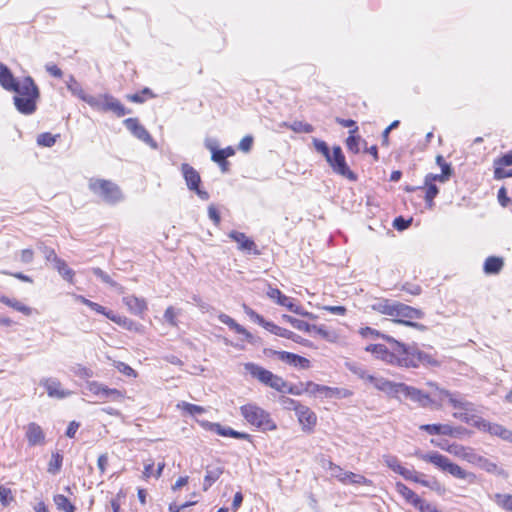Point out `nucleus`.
Segmentation results:
<instances>
[{
  "instance_id": "2eb2a0df",
  "label": "nucleus",
  "mask_w": 512,
  "mask_h": 512,
  "mask_svg": "<svg viewBox=\"0 0 512 512\" xmlns=\"http://www.w3.org/2000/svg\"><path fill=\"white\" fill-rule=\"evenodd\" d=\"M267 296L275 301L278 305L283 306L287 308L289 311L299 314L302 316H306L309 319L315 320L317 319V315L310 313V312H303L301 307L299 305H296L292 298L284 295L281 290L278 288H272L270 287L267 291Z\"/></svg>"
},
{
  "instance_id": "bb28decb",
  "label": "nucleus",
  "mask_w": 512,
  "mask_h": 512,
  "mask_svg": "<svg viewBox=\"0 0 512 512\" xmlns=\"http://www.w3.org/2000/svg\"><path fill=\"white\" fill-rule=\"evenodd\" d=\"M419 429L425 431L429 435L457 437L461 434L460 428L453 427L449 424H423L419 427Z\"/></svg>"
},
{
  "instance_id": "338daca9",
  "label": "nucleus",
  "mask_w": 512,
  "mask_h": 512,
  "mask_svg": "<svg viewBox=\"0 0 512 512\" xmlns=\"http://www.w3.org/2000/svg\"><path fill=\"white\" fill-rule=\"evenodd\" d=\"M45 70L47 71V73L54 77V78H57V79H62L63 78V71L61 70L60 67H58L56 64L54 63H48L45 65Z\"/></svg>"
},
{
  "instance_id": "4468645a",
  "label": "nucleus",
  "mask_w": 512,
  "mask_h": 512,
  "mask_svg": "<svg viewBox=\"0 0 512 512\" xmlns=\"http://www.w3.org/2000/svg\"><path fill=\"white\" fill-rule=\"evenodd\" d=\"M289 402L293 405V410L296 413L298 422L301 428L306 433H312L317 425V415L308 406L301 404L299 401L289 399Z\"/></svg>"
},
{
  "instance_id": "e2e57ef3",
  "label": "nucleus",
  "mask_w": 512,
  "mask_h": 512,
  "mask_svg": "<svg viewBox=\"0 0 512 512\" xmlns=\"http://www.w3.org/2000/svg\"><path fill=\"white\" fill-rule=\"evenodd\" d=\"M436 163L441 168V173L450 178L453 174V169L449 163H447L442 155L436 156Z\"/></svg>"
},
{
  "instance_id": "58836bf2",
  "label": "nucleus",
  "mask_w": 512,
  "mask_h": 512,
  "mask_svg": "<svg viewBox=\"0 0 512 512\" xmlns=\"http://www.w3.org/2000/svg\"><path fill=\"white\" fill-rule=\"evenodd\" d=\"M396 491L399 495L403 497V499L412 505L413 507L419 501L420 496L417 495L412 489H410L407 485L402 482H397L395 484Z\"/></svg>"
},
{
  "instance_id": "0e129e2a",
  "label": "nucleus",
  "mask_w": 512,
  "mask_h": 512,
  "mask_svg": "<svg viewBox=\"0 0 512 512\" xmlns=\"http://www.w3.org/2000/svg\"><path fill=\"white\" fill-rule=\"evenodd\" d=\"M383 460L385 462V464L391 469L393 470L395 473L398 472V470L400 469L401 467V464L398 460V458L394 455H385L383 457Z\"/></svg>"
},
{
  "instance_id": "6ab92c4d",
  "label": "nucleus",
  "mask_w": 512,
  "mask_h": 512,
  "mask_svg": "<svg viewBox=\"0 0 512 512\" xmlns=\"http://www.w3.org/2000/svg\"><path fill=\"white\" fill-rule=\"evenodd\" d=\"M265 353L293 367L300 369H309L311 367V362L308 358L292 352L268 349L265 350Z\"/></svg>"
},
{
  "instance_id": "864d4df0",
  "label": "nucleus",
  "mask_w": 512,
  "mask_h": 512,
  "mask_svg": "<svg viewBox=\"0 0 512 512\" xmlns=\"http://www.w3.org/2000/svg\"><path fill=\"white\" fill-rule=\"evenodd\" d=\"M177 409L189 414V415H196V414H203L206 410L204 407L188 403L185 401L179 402L176 405Z\"/></svg>"
},
{
  "instance_id": "37998d69",
  "label": "nucleus",
  "mask_w": 512,
  "mask_h": 512,
  "mask_svg": "<svg viewBox=\"0 0 512 512\" xmlns=\"http://www.w3.org/2000/svg\"><path fill=\"white\" fill-rule=\"evenodd\" d=\"M397 474L401 475L406 480L421 484L424 487L433 488V486L430 484L429 481L421 478L422 475L418 474L414 470L407 469L402 465H401L400 469L398 470Z\"/></svg>"
},
{
  "instance_id": "13d9d810",
  "label": "nucleus",
  "mask_w": 512,
  "mask_h": 512,
  "mask_svg": "<svg viewBox=\"0 0 512 512\" xmlns=\"http://www.w3.org/2000/svg\"><path fill=\"white\" fill-rule=\"evenodd\" d=\"M113 366L127 377L137 378L138 373L128 364L121 361H114Z\"/></svg>"
},
{
  "instance_id": "412c9836",
  "label": "nucleus",
  "mask_w": 512,
  "mask_h": 512,
  "mask_svg": "<svg viewBox=\"0 0 512 512\" xmlns=\"http://www.w3.org/2000/svg\"><path fill=\"white\" fill-rule=\"evenodd\" d=\"M440 447L442 450L471 464H476L477 460H479L478 454L471 447H467L458 443H451L446 446L441 445Z\"/></svg>"
},
{
  "instance_id": "f8f14e48",
  "label": "nucleus",
  "mask_w": 512,
  "mask_h": 512,
  "mask_svg": "<svg viewBox=\"0 0 512 512\" xmlns=\"http://www.w3.org/2000/svg\"><path fill=\"white\" fill-rule=\"evenodd\" d=\"M327 467L331 471V476L337 479L343 485L353 484L362 486H372L373 482L364 475L351 471H345L340 465L329 460Z\"/></svg>"
},
{
  "instance_id": "49530a36",
  "label": "nucleus",
  "mask_w": 512,
  "mask_h": 512,
  "mask_svg": "<svg viewBox=\"0 0 512 512\" xmlns=\"http://www.w3.org/2000/svg\"><path fill=\"white\" fill-rule=\"evenodd\" d=\"M63 464V455L59 452H52L51 458L47 465V472L52 475H56L61 471Z\"/></svg>"
},
{
  "instance_id": "7ed1b4c3",
  "label": "nucleus",
  "mask_w": 512,
  "mask_h": 512,
  "mask_svg": "<svg viewBox=\"0 0 512 512\" xmlns=\"http://www.w3.org/2000/svg\"><path fill=\"white\" fill-rule=\"evenodd\" d=\"M313 145L315 150L324 156L333 172L350 181L357 180V175L347 165L345 155L340 146H333L332 151H330L327 143L317 138L313 139Z\"/></svg>"
},
{
  "instance_id": "f257e3e1",
  "label": "nucleus",
  "mask_w": 512,
  "mask_h": 512,
  "mask_svg": "<svg viewBox=\"0 0 512 512\" xmlns=\"http://www.w3.org/2000/svg\"><path fill=\"white\" fill-rule=\"evenodd\" d=\"M13 102L17 111L23 115H32L37 110L40 90L31 76L20 79L12 91Z\"/></svg>"
},
{
  "instance_id": "3c124183",
  "label": "nucleus",
  "mask_w": 512,
  "mask_h": 512,
  "mask_svg": "<svg viewBox=\"0 0 512 512\" xmlns=\"http://www.w3.org/2000/svg\"><path fill=\"white\" fill-rule=\"evenodd\" d=\"M288 129L292 130L295 133H312L314 131V127L303 121H294L292 123L284 124Z\"/></svg>"
},
{
  "instance_id": "cd10ccee",
  "label": "nucleus",
  "mask_w": 512,
  "mask_h": 512,
  "mask_svg": "<svg viewBox=\"0 0 512 512\" xmlns=\"http://www.w3.org/2000/svg\"><path fill=\"white\" fill-rule=\"evenodd\" d=\"M404 396L408 397L410 400L419 404V406L423 408H431V393L425 392L421 389L415 388L413 386L404 387Z\"/></svg>"
},
{
  "instance_id": "09e8293b",
  "label": "nucleus",
  "mask_w": 512,
  "mask_h": 512,
  "mask_svg": "<svg viewBox=\"0 0 512 512\" xmlns=\"http://www.w3.org/2000/svg\"><path fill=\"white\" fill-rule=\"evenodd\" d=\"M465 403L468 404L467 408H455L456 410H458V412H455L453 414V416L455 418H458L460 419L461 421L469 424L471 423V421L473 420L474 418V415L472 414L473 412V404L471 402H468L466 400H464Z\"/></svg>"
},
{
  "instance_id": "6e6552de",
  "label": "nucleus",
  "mask_w": 512,
  "mask_h": 512,
  "mask_svg": "<svg viewBox=\"0 0 512 512\" xmlns=\"http://www.w3.org/2000/svg\"><path fill=\"white\" fill-rule=\"evenodd\" d=\"M426 385L430 388L432 409L440 410L446 403L453 408H467L468 404L459 394L452 393L433 381H428Z\"/></svg>"
},
{
  "instance_id": "c756f323",
  "label": "nucleus",
  "mask_w": 512,
  "mask_h": 512,
  "mask_svg": "<svg viewBox=\"0 0 512 512\" xmlns=\"http://www.w3.org/2000/svg\"><path fill=\"white\" fill-rule=\"evenodd\" d=\"M203 426L208 427L210 430L214 431L215 433H217L218 435L223 436V437H232L235 439L251 441L250 434L233 430L230 427H223L219 423L205 422V423H203Z\"/></svg>"
},
{
  "instance_id": "bf43d9fd",
  "label": "nucleus",
  "mask_w": 512,
  "mask_h": 512,
  "mask_svg": "<svg viewBox=\"0 0 512 512\" xmlns=\"http://www.w3.org/2000/svg\"><path fill=\"white\" fill-rule=\"evenodd\" d=\"M414 508H416L419 512H442V510H440L436 505L425 501L421 497L419 498V501L416 503Z\"/></svg>"
},
{
  "instance_id": "dca6fc26",
  "label": "nucleus",
  "mask_w": 512,
  "mask_h": 512,
  "mask_svg": "<svg viewBox=\"0 0 512 512\" xmlns=\"http://www.w3.org/2000/svg\"><path fill=\"white\" fill-rule=\"evenodd\" d=\"M243 307V310L245 312V314L254 322H256L257 324H259L260 326H262L264 329H266L267 331H269L270 333L274 334V335H277L279 337H283V338H288V337H292V331L286 329V328H283V327H280L276 324H274L273 322H270V321H266L263 316H261L260 314H258L256 311H254L252 308H250L249 306H247L246 304H243L242 305Z\"/></svg>"
},
{
  "instance_id": "393cba45",
  "label": "nucleus",
  "mask_w": 512,
  "mask_h": 512,
  "mask_svg": "<svg viewBox=\"0 0 512 512\" xmlns=\"http://www.w3.org/2000/svg\"><path fill=\"white\" fill-rule=\"evenodd\" d=\"M41 385L44 386L50 398L64 399L73 394L72 391L63 388L61 382L55 378H45L41 381Z\"/></svg>"
},
{
  "instance_id": "6e6d98bb",
  "label": "nucleus",
  "mask_w": 512,
  "mask_h": 512,
  "mask_svg": "<svg viewBox=\"0 0 512 512\" xmlns=\"http://www.w3.org/2000/svg\"><path fill=\"white\" fill-rule=\"evenodd\" d=\"M59 137V134L53 135L50 132H44L38 135L37 144L43 147H52Z\"/></svg>"
},
{
  "instance_id": "1a4fd4ad",
  "label": "nucleus",
  "mask_w": 512,
  "mask_h": 512,
  "mask_svg": "<svg viewBox=\"0 0 512 512\" xmlns=\"http://www.w3.org/2000/svg\"><path fill=\"white\" fill-rule=\"evenodd\" d=\"M391 317L394 323L403 324L419 331L426 330L425 325L417 322L424 317V312L421 309L396 301Z\"/></svg>"
},
{
  "instance_id": "4c0bfd02",
  "label": "nucleus",
  "mask_w": 512,
  "mask_h": 512,
  "mask_svg": "<svg viewBox=\"0 0 512 512\" xmlns=\"http://www.w3.org/2000/svg\"><path fill=\"white\" fill-rule=\"evenodd\" d=\"M395 303H396V301H394V300L380 298V299H377L371 305V309L379 314L391 317L393 315V309H394Z\"/></svg>"
},
{
  "instance_id": "a211bd4d",
  "label": "nucleus",
  "mask_w": 512,
  "mask_h": 512,
  "mask_svg": "<svg viewBox=\"0 0 512 512\" xmlns=\"http://www.w3.org/2000/svg\"><path fill=\"white\" fill-rule=\"evenodd\" d=\"M390 351L384 344H369L365 347V351L374 355L377 359L384 361L393 366H399L401 363V354L393 348Z\"/></svg>"
},
{
  "instance_id": "a18cd8bd",
  "label": "nucleus",
  "mask_w": 512,
  "mask_h": 512,
  "mask_svg": "<svg viewBox=\"0 0 512 512\" xmlns=\"http://www.w3.org/2000/svg\"><path fill=\"white\" fill-rule=\"evenodd\" d=\"M53 502L56 508L62 512H75V505L63 494H55L53 496Z\"/></svg>"
},
{
  "instance_id": "4be33fe9",
  "label": "nucleus",
  "mask_w": 512,
  "mask_h": 512,
  "mask_svg": "<svg viewBox=\"0 0 512 512\" xmlns=\"http://www.w3.org/2000/svg\"><path fill=\"white\" fill-rule=\"evenodd\" d=\"M229 238L235 241L238 245V249L242 252L258 256L261 251L258 249L256 243L248 237L245 233L232 230L228 234Z\"/></svg>"
},
{
  "instance_id": "c03bdc74",
  "label": "nucleus",
  "mask_w": 512,
  "mask_h": 512,
  "mask_svg": "<svg viewBox=\"0 0 512 512\" xmlns=\"http://www.w3.org/2000/svg\"><path fill=\"white\" fill-rule=\"evenodd\" d=\"M54 267L64 280L70 284L75 283V272L63 259L57 260V263L54 265Z\"/></svg>"
},
{
  "instance_id": "5701e85b",
  "label": "nucleus",
  "mask_w": 512,
  "mask_h": 512,
  "mask_svg": "<svg viewBox=\"0 0 512 512\" xmlns=\"http://www.w3.org/2000/svg\"><path fill=\"white\" fill-rule=\"evenodd\" d=\"M302 326L304 327L299 328V331L306 332L314 336H319L320 338L328 342H336L339 339V335L337 332L328 329L324 325L318 326L314 324H309L308 322L302 320Z\"/></svg>"
},
{
  "instance_id": "39448f33",
  "label": "nucleus",
  "mask_w": 512,
  "mask_h": 512,
  "mask_svg": "<svg viewBox=\"0 0 512 512\" xmlns=\"http://www.w3.org/2000/svg\"><path fill=\"white\" fill-rule=\"evenodd\" d=\"M444 174H427L424 178L423 186H406L405 191L416 194L417 197H424L426 207L432 209L434 207V199L439 193L436 182L445 183L449 180Z\"/></svg>"
},
{
  "instance_id": "20e7f679",
  "label": "nucleus",
  "mask_w": 512,
  "mask_h": 512,
  "mask_svg": "<svg viewBox=\"0 0 512 512\" xmlns=\"http://www.w3.org/2000/svg\"><path fill=\"white\" fill-rule=\"evenodd\" d=\"M240 413L244 420L251 426L262 431H274L277 429L276 422L270 413L255 403H247L240 406Z\"/></svg>"
},
{
  "instance_id": "774afa93",
  "label": "nucleus",
  "mask_w": 512,
  "mask_h": 512,
  "mask_svg": "<svg viewBox=\"0 0 512 512\" xmlns=\"http://www.w3.org/2000/svg\"><path fill=\"white\" fill-rule=\"evenodd\" d=\"M125 499V494L122 491H119L114 498L111 499L110 504L113 512H121V504Z\"/></svg>"
},
{
  "instance_id": "c85d7f7f",
  "label": "nucleus",
  "mask_w": 512,
  "mask_h": 512,
  "mask_svg": "<svg viewBox=\"0 0 512 512\" xmlns=\"http://www.w3.org/2000/svg\"><path fill=\"white\" fill-rule=\"evenodd\" d=\"M359 335L362 337V338H371V339H377V338H381L383 339L384 341H386L387 343H389L394 349L396 347H401L402 349H404V343L403 342H400L398 340H396L395 338H393L392 336L390 335H387V334H384V333H381L380 331L372 328V327H361L358 331Z\"/></svg>"
},
{
  "instance_id": "603ef678",
  "label": "nucleus",
  "mask_w": 512,
  "mask_h": 512,
  "mask_svg": "<svg viewBox=\"0 0 512 512\" xmlns=\"http://www.w3.org/2000/svg\"><path fill=\"white\" fill-rule=\"evenodd\" d=\"M478 458H479V460H477L476 464L479 465L486 472L503 474V470L500 469L496 463L491 462L489 459H487L481 455H478Z\"/></svg>"
},
{
  "instance_id": "680f3d73",
  "label": "nucleus",
  "mask_w": 512,
  "mask_h": 512,
  "mask_svg": "<svg viewBox=\"0 0 512 512\" xmlns=\"http://www.w3.org/2000/svg\"><path fill=\"white\" fill-rule=\"evenodd\" d=\"M14 501V496L12 494V490L3 485L0 486V502L3 506H8L11 502Z\"/></svg>"
},
{
  "instance_id": "0eeeda50",
  "label": "nucleus",
  "mask_w": 512,
  "mask_h": 512,
  "mask_svg": "<svg viewBox=\"0 0 512 512\" xmlns=\"http://www.w3.org/2000/svg\"><path fill=\"white\" fill-rule=\"evenodd\" d=\"M395 350L401 354L400 367L418 368L419 366L437 367L440 365L436 354H431L419 349L410 350L405 343L404 349L396 347Z\"/></svg>"
},
{
  "instance_id": "b1692460",
  "label": "nucleus",
  "mask_w": 512,
  "mask_h": 512,
  "mask_svg": "<svg viewBox=\"0 0 512 512\" xmlns=\"http://www.w3.org/2000/svg\"><path fill=\"white\" fill-rule=\"evenodd\" d=\"M25 438L30 447L42 446L46 443V434L36 422H30L26 425Z\"/></svg>"
},
{
  "instance_id": "9b49d317",
  "label": "nucleus",
  "mask_w": 512,
  "mask_h": 512,
  "mask_svg": "<svg viewBox=\"0 0 512 512\" xmlns=\"http://www.w3.org/2000/svg\"><path fill=\"white\" fill-rule=\"evenodd\" d=\"M83 99L95 110L101 112H113L117 117H122L130 111L115 97L104 94L99 97H88Z\"/></svg>"
},
{
  "instance_id": "7c9ffc66",
  "label": "nucleus",
  "mask_w": 512,
  "mask_h": 512,
  "mask_svg": "<svg viewBox=\"0 0 512 512\" xmlns=\"http://www.w3.org/2000/svg\"><path fill=\"white\" fill-rule=\"evenodd\" d=\"M123 304L127 310L134 315L143 316L148 310L147 302L144 298L135 295H127L122 298Z\"/></svg>"
},
{
  "instance_id": "f3484780",
  "label": "nucleus",
  "mask_w": 512,
  "mask_h": 512,
  "mask_svg": "<svg viewBox=\"0 0 512 512\" xmlns=\"http://www.w3.org/2000/svg\"><path fill=\"white\" fill-rule=\"evenodd\" d=\"M181 172L186 181L187 187L191 191H194L202 200H208L209 193L200 188L201 177L199 172L188 163H183L181 165Z\"/></svg>"
},
{
  "instance_id": "f03ea898",
  "label": "nucleus",
  "mask_w": 512,
  "mask_h": 512,
  "mask_svg": "<svg viewBox=\"0 0 512 512\" xmlns=\"http://www.w3.org/2000/svg\"><path fill=\"white\" fill-rule=\"evenodd\" d=\"M244 369L250 376L279 393L299 395L297 386L289 384L282 376L274 374L272 371L252 362L244 364Z\"/></svg>"
},
{
  "instance_id": "e433bc0d",
  "label": "nucleus",
  "mask_w": 512,
  "mask_h": 512,
  "mask_svg": "<svg viewBox=\"0 0 512 512\" xmlns=\"http://www.w3.org/2000/svg\"><path fill=\"white\" fill-rule=\"evenodd\" d=\"M504 267V260L502 257L489 256L483 264V271L487 275H495L500 273Z\"/></svg>"
},
{
  "instance_id": "ea45409f",
  "label": "nucleus",
  "mask_w": 512,
  "mask_h": 512,
  "mask_svg": "<svg viewBox=\"0 0 512 512\" xmlns=\"http://www.w3.org/2000/svg\"><path fill=\"white\" fill-rule=\"evenodd\" d=\"M0 303L16 310L26 316H30L32 314V308L21 303L20 301H18L16 299L9 298L2 294H0Z\"/></svg>"
},
{
  "instance_id": "79ce46f5",
  "label": "nucleus",
  "mask_w": 512,
  "mask_h": 512,
  "mask_svg": "<svg viewBox=\"0 0 512 512\" xmlns=\"http://www.w3.org/2000/svg\"><path fill=\"white\" fill-rule=\"evenodd\" d=\"M75 299L84 304L85 306L89 307L91 310L95 311L96 313H99V314H102L104 315L105 317H107L109 320H111V317L113 316V312L111 310H107L104 306L96 303V302H93L89 299H87L86 297L82 296V295H76Z\"/></svg>"
},
{
  "instance_id": "8fccbe9b",
  "label": "nucleus",
  "mask_w": 512,
  "mask_h": 512,
  "mask_svg": "<svg viewBox=\"0 0 512 512\" xmlns=\"http://www.w3.org/2000/svg\"><path fill=\"white\" fill-rule=\"evenodd\" d=\"M494 501L504 511L512 512V494L497 493L494 495Z\"/></svg>"
},
{
  "instance_id": "9d476101",
  "label": "nucleus",
  "mask_w": 512,
  "mask_h": 512,
  "mask_svg": "<svg viewBox=\"0 0 512 512\" xmlns=\"http://www.w3.org/2000/svg\"><path fill=\"white\" fill-rule=\"evenodd\" d=\"M420 459L433 464L435 467L442 471H446L450 473L452 476L458 479H474L475 475L463 469L456 463L450 461V459L438 452H431L426 454H421Z\"/></svg>"
},
{
  "instance_id": "5fc2aeb1",
  "label": "nucleus",
  "mask_w": 512,
  "mask_h": 512,
  "mask_svg": "<svg viewBox=\"0 0 512 512\" xmlns=\"http://www.w3.org/2000/svg\"><path fill=\"white\" fill-rule=\"evenodd\" d=\"M155 95L149 88H144L139 92L127 95V99L134 103H144L147 99L153 98Z\"/></svg>"
},
{
  "instance_id": "69168bd1",
  "label": "nucleus",
  "mask_w": 512,
  "mask_h": 512,
  "mask_svg": "<svg viewBox=\"0 0 512 512\" xmlns=\"http://www.w3.org/2000/svg\"><path fill=\"white\" fill-rule=\"evenodd\" d=\"M474 427H476L478 430H481V431H484V432H490V428H491V425L492 423L486 421L485 419L483 418H476L475 417L473 418V420L471 421V423Z\"/></svg>"
},
{
  "instance_id": "052dcab7",
  "label": "nucleus",
  "mask_w": 512,
  "mask_h": 512,
  "mask_svg": "<svg viewBox=\"0 0 512 512\" xmlns=\"http://www.w3.org/2000/svg\"><path fill=\"white\" fill-rule=\"evenodd\" d=\"M177 315L178 311L173 306L167 307L164 312V318L166 322L173 327L178 326Z\"/></svg>"
},
{
  "instance_id": "72a5a7b5",
  "label": "nucleus",
  "mask_w": 512,
  "mask_h": 512,
  "mask_svg": "<svg viewBox=\"0 0 512 512\" xmlns=\"http://www.w3.org/2000/svg\"><path fill=\"white\" fill-rule=\"evenodd\" d=\"M20 82V80H17L12 71L8 68L7 65L0 62V85L1 87L10 92L12 89L15 88V86Z\"/></svg>"
},
{
  "instance_id": "de8ad7c7",
  "label": "nucleus",
  "mask_w": 512,
  "mask_h": 512,
  "mask_svg": "<svg viewBox=\"0 0 512 512\" xmlns=\"http://www.w3.org/2000/svg\"><path fill=\"white\" fill-rule=\"evenodd\" d=\"M366 142L357 133H350L345 140L346 147L349 152L358 154L360 152V144Z\"/></svg>"
},
{
  "instance_id": "ddd939ff",
  "label": "nucleus",
  "mask_w": 512,
  "mask_h": 512,
  "mask_svg": "<svg viewBox=\"0 0 512 512\" xmlns=\"http://www.w3.org/2000/svg\"><path fill=\"white\" fill-rule=\"evenodd\" d=\"M88 390L105 402H123L126 399V390L110 388L102 383L92 381L88 383Z\"/></svg>"
},
{
  "instance_id": "2f4dec72",
  "label": "nucleus",
  "mask_w": 512,
  "mask_h": 512,
  "mask_svg": "<svg viewBox=\"0 0 512 512\" xmlns=\"http://www.w3.org/2000/svg\"><path fill=\"white\" fill-rule=\"evenodd\" d=\"M494 178L504 179L512 177V168L503 170V166H512V150L494 160Z\"/></svg>"
},
{
  "instance_id": "f704fd0d",
  "label": "nucleus",
  "mask_w": 512,
  "mask_h": 512,
  "mask_svg": "<svg viewBox=\"0 0 512 512\" xmlns=\"http://www.w3.org/2000/svg\"><path fill=\"white\" fill-rule=\"evenodd\" d=\"M218 319L221 323L227 325L231 330L239 335H243L247 340L252 339V334L242 325L238 324L232 317L225 313H220Z\"/></svg>"
},
{
  "instance_id": "aec40b11",
  "label": "nucleus",
  "mask_w": 512,
  "mask_h": 512,
  "mask_svg": "<svg viewBox=\"0 0 512 512\" xmlns=\"http://www.w3.org/2000/svg\"><path fill=\"white\" fill-rule=\"evenodd\" d=\"M365 380L372 384L376 389L383 391L389 395H396L398 393L404 394V383H396L383 377L367 375Z\"/></svg>"
},
{
  "instance_id": "4d7b16f0",
  "label": "nucleus",
  "mask_w": 512,
  "mask_h": 512,
  "mask_svg": "<svg viewBox=\"0 0 512 512\" xmlns=\"http://www.w3.org/2000/svg\"><path fill=\"white\" fill-rule=\"evenodd\" d=\"M489 434L498 436L504 440L512 441V431L499 424L492 423Z\"/></svg>"
},
{
  "instance_id": "423d86ee",
  "label": "nucleus",
  "mask_w": 512,
  "mask_h": 512,
  "mask_svg": "<svg viewBox=\"0 0 512 512\" xmlns=\"http://www.w3.org/2000/svg\"><path fill=\"white\" fill-rule=\"evenodd\" d=\"M88 188L108 204H116L124 198L120 187L108 179L92 177L88 180Z\"/></svg>"
},
{
  "instance_id": "a878e982",
  "label": "nucleus",
  "mask_w": 512,
  "mask_h": 512,
  "mask_svg": "<svg viewBox=\"0 0 512 512\" xmlns=\"http://www.w3.org/2000/svg\"><path fill=\"white\" fill-rule=\"evenodd\" d=\"M299 395L306 393L309 395H323L325 397H332L335 394H338L339 391L337 388H331L325 385L317 384L313 381H307L304 384H301V388L297 387Z\"/></svg>"
},
{
  "instance_id": "473e14b6",
  "label": "nucleus",
  "mask_w": 512,
  "mask_h": 512,
  "mask_svg": "<svg viewBox=\"0 0 512 512\" xmlns=\"http://www.w3.org/2000/svg\"><path fill=\"white\" fill-rule=\"evenodd\" d=\"M126 128L138 139L148 143L152 141V137L146 128L139 122L137 118H127L124 120Z\"/></svg>"
},
{
  "instance_id": "a19ab883",
  "label": "nucleus",
  "mask_w": 512,
  "mask_h": 512,
  "mask_svg": "<svg viewBox=\"0 0 512 512\" xmlns=\"http://www.w3.org/2000/svg\"><path fill=\"white\" fill-rule=\"evenodd\" d=\"M223 474V467H207L204 477L203 490L207 491Z\"/></svg>"
},
{
  "instance_id": "c9c22d12",
  "label": "nucleus",
  "mask_w": 512,
  "mask_h": 512,
  "mask_svg": "<svg viewBox=\"0 0 512 512\" xmlns=\"http://www.w3.org/2000/svg\"><path fill=\"white\" fill-rule=\"evenodd\" d=\"M111 321L128 331L140 334L144 333V326L142 324L137 323L126 316L113 314V316L111 317Z\"/></svg>"
}]
</instances>
